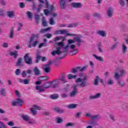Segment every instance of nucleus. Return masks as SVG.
<instances>
[{"label": "nucleus", "instance_id": "obj_20", "mask_svg": "<svg viewBox=\"0 0 128 128\" xmlns=\"http://www.w3.org/2000/svg\"><path fill=\"white\" fill-rule=\"evenodd\" d=\"M16 66H24V64H22V58H18L16 63Z\"/></svg>", "mask_w": 128, "mask_h": 128}, {"label": "nucleus", "instance_id": "obj_13", "mask_svg": "<svg viewBox=\"0 0 128 128\" xmlns=\"http://www.w3.org/2000/svg\"><path fill=\"white\" fill-rule=\"evenodd\" d=\"M107 16L109 18H112L114 16V9L110 7L107 10L106 12Z\"/></svg>", "mask_w": 128, "mask_h": 128}, {"label": "nucleus", "instance_id": "obj_53", "mask_svg": "<svg viewBox=\"0 0 128 128\" xmlns=\"http://www.w3.org/2000/svg\"><path fill=\"white\" fill-rule=\"evenodd\" d=\"M98 50L100 52H102L103 50L102 48V45L100 44L98 45Z\"/></svg>", "mask_w": 128, "mask_h": 128}, {"label": "nucleus", "instance_id": "obj_47", "mask_svg": "<svg viewBox=\"0 0 128 128\" xmlns=\"http://www.w3.org/2000/svg\"><path fill=\"white\" fill-rule=\"evenodd\" d=\"M118 46V43H115L113 45H112L110 47V50H114V49L116 48V46Z\"/></svg>", "mask_w": 128, "mask_h": 128}, {"label": "nucleus", "instance_id": "obj_3", "mask_svg": "<svg viewBox=\"0 0 128 128\" xmlns=\"http://www.w3.org/2000/svg\"><path fill=\"white\" fill-rule=\"evenodd\" d=\"M38 34H32L31 37L30 38V40H29V44L28 45V47L30 48H32V46L34 48H36V46H38V40H36L34 41V38H38Z\"/></svg>", "mask_w": 128, "mask_h": 128}, {"label": "nucleus", "instance_id": "obj_63", "mask_svg": "<svg viewBox=\"0 0 128 128\" xmlns=\"http://www.w3.org/2000/svg\"><path fill=\"white\" fill-rule=\"evenodd\" d=\"M15 92H16V96H17L18 98H20L22 95L20 94V92H18V90H15Z\"/></svg>", "mask_w": 128, "mask_h": 128}, {"label": "nucleus", "instance_id": "obj_42", "mask_svg": "<svg viewBox=\"0 0 128 128\" xmlns=\"http://www.w3.org/2000/svg\"><path fill=\"white\" fill-rule=\"evenodd\" d=\"M120 76H124L126 74V72L124 70H122L120 71Z\"/></svg>", "mask_w": 128, "mask_h": 128}, {"label": "nucleus", "instance_id": "obj_8", "mask_svg": "<svg viewBox=\"0 0 128 128\" xmlns=\"http://www.w3.org/2000/svg\"><path fill=\"white\" fill-rule=\"evenodd\" d=\"M22 104H24V100L21 98H17L16 100L12 101V106H22Z\"/></svg>", "mask_w": 128, "mask_h": 128}, {"label": "nucleus", "instance_id": "obj_43", "mask_svg": "<svg viewBox=\"0 0 128 128\" xmlns=\"http://www.w3.org/2000/svg\"><path fill=\"white\" fill-rule=\"evenodd\" d=\"M78 26V23H74L72 24H69L67 27L68 28H76V26Z\"/></svg>", "mask_w": 128, "mask_h": 128}, {"label": "nucleus", "instance_id": "obj_50", "mask_svg": "<svg viewBox=\"0 0 128 128\" xmlns=\"http://www.w3.org/2000/svg\"><path fill=\"white\" fill-rule=\"evenodd\" d=\"M119 4L121 6H126V2L124 0H119Z\"/></svg>", "mask_w": 128, "mask_h": 128}, {"label": "nucleus", "instance_id": "obj_4", "mask_svg": "<svg viewBox=\"0 0 128 128\" xmlns=\"http://www.w3.org/2000/svg\"><path fill=\"white\" fill-rule=\"evenodd\" d=\"M66 36H76L74 38V40L78 44H77L78 46H80V42H84V41L82 40V36L80 34H67Z\"/></svg>", "mask_w": 128, "mask_h": 128}, {"label": "nucleus", "instance_id": "obj_64", "mask_svg": "<svg viewBox=\"0 0 128 128\" xmlns=\"http://www.w3.org/2000/svg\"><path fill=\"white\" fill-rule=\"evenodd\" d=\"M80 114H82V112H77L76 114H75V118H80Z\"/></svg>", "mask_w": 128, "mask_h": 128}, {"label": "nucleus", "instance_id": "obj_28", "mask_svg": "<svg viewBox=\"0 0 128 128\" xmlns=\"http://www.w3.org/2000/svg\"><path fill=\"white\" fill-rule=\"evenodd\" d=\"M14 27H12L9 34L10 38H14Z\"/></svg>", "mask_w": 128, "mask_h": 128}, {"label": "nucleus", "instance_id": "obj_23", "mask_svg": "<svg viewBox=\"0 0 128 128\" xmlns=\"http://www.w3.org/2000/svg\"><path fill=\"white\" fill-rule=\"evenodd\" d=\"M49 78L48 76H40L38 78V80L41 82H46L48 80Z\"/></svg>", "mask_w": 128, "mask_h": 128}, {"label": "nucleus", "instance_id": "obj_6", "mask_svg": "<svg viewBox=\"0 0 128 128\" xmlns=\"http://www.w3.org/2000/svg\"><path fill=\"white\" fill-rule=\"evenodd\" d=\"M48 84H50L52 88H58V86L60 84V80H58V79H55L52 81L48 82Z\"/></svg>", "mask_w": 128, "mask_h": 128}, {"label": "nucleus", "instance_id": "obj_57", "mask_svg": "<svg viewBox=\"0 0 128 128\" xmlns=\"http://www.w3.org/2000/svg\"><path fill=\"white\" fill-rule=\"evenodd\" d=\"M93 16L94 18H100V13H94L93 14Z\"/></svg>", "mask_w": 128, "mask_h": 128}, {"label": "nucleus", "instance_id": "obj_19", "mask_svg": "<svg viewBox=\"0 0 128 128\" xmlns=\"http://www.w3.org/2000/svg\"><path fill=\"white\" fill-rule=\"evenodd\" d=\"M77 72H84L86 70V68H88V66H84L83 67L82 66H77L76 67Z\"/></svg>", "mask_w": 128, "mask_h": 128}, {"label": "nucleus", "instance_id": "obj_45", "mask_svg": "<svg viewBox=\"0 0 128 128\" xmlns=\"http://www.w3.org/2000/svg\"><path fill=\"white\" fill-rule=\"evenodd\" d=\"M42 58V56H40L39 54H37L36 56V64H38L40 62V60Z\"/></svg>", "mask_w": 128, "mask_h": 128}, {"label": "nucleus", "instance_id": "obj_16", "mask_svg": "<svg viewBox=\"0 0 128 128\" xmlns=\"http://www.w3.org/2000/svg\"><path fill=\"white\" fill-rule=\"evenodd\" d=\"M97 34L102 38H106V33L104 30H99L97 32Z\"/></svg>", "mask_w": 128, "mask_h": 128}, {"label": "nucleus", "instance_id": "obj_62", "mask_svg": "<svg viewBox=\"0 0 128 128\" xmlns=\"http://www.w3.org/2000/svg\"><path fill=\"white\" fill-rule=\"evenodd\" d=\"M45 36H46V38H52V34H46Z\"/></svg>", "mask_w": 128, "mask_h": 128}, {"label": "nucleus", "instance_id": "obj_54", "mask_svg": "<svg viewBox=\"0 0 128 128\" xmlns=\"http://www.w3.org/2000/svg\"><path fill=\"white\" fill-rule=\"evenodd\" d=\"M31 114H32V116H36V114H38V112L36 110H30Z\"/></svg>", "mask_w": 128, "mask_h": 128}, {"label": "nucleus", "instance_id": "obj_49", "mask_svg": "<svg viewBox=\"0 0 128 128\" xmlns=\"http://www.w3.org/2000/svg\"><path fill=\"white\" fill-rule=\"evenodd\" d=\"M64 122V120L60 117L57 118L56 122L57 124H62Z\"/></svg>", "mask_w": 128, "mask_h": 128}, {"label": "nucleus", "instance_id": "obj_44", "mask_svg": "<svg viewBox=\"0 0 128 128\" xmlns=\"http://www.w3.org/2000/svg\"><path fill=\"white\" fill-rule=\"evenodd\" d=\"M1 96H6V89L4 88H1V90L0 91Z\"/></svg>", "mask_w": 128, "mask_h": 128}, {"label": "nucleus", "instance_id": "obj_35", "mask_svg": "<svg viewBox=\"0 0 128 128\" xmlns=\"http://www.w3.org/2000/svg\"><path fill=\"white\" fill-rule=\"evenodd\" d=\"M76 75H72V74H69L68 76V80H74L76 78Z\"/></svg>", "mask_w": 128, "mask_h": 128}, {"label": "nucleus", "instance_id": "obj_52", "mask_svg": "<svg viewBox=\"0 0 128 128\" xmlns=\"http://www.w3.org/2000/svg\"><path fill=\"white\" fill-rule=\"evenodd\" d=\"M34 110H42V108H40V106H38L36 105H34L33 106Z\"/></svg>", "mask_w": 128, "mask_h": 128}, {"label": "nucleus", "instance_id": "obj_24", "mask_svg": "<svg viewBox=\"0 0 128 128\" xmlns=\"http://www.w3.org/2000/svg\"><path fill=\"white\" fill-rule=\"evenodd\" d=\"M60 8L66 10V1L64 0H60Z\"/></svg>", "mask_w": 128, "mask_h": 128}, {"label": "nucleus", "instance_id": "obj_39", "mask_svg": "<svg viewBox=\"0 0 128 128\" xmlns=\"http://www.w3.org/2000/svg\"><path fill=\"white\" fill-rule=\"evenodd\" d=\"M78 49H75L73 50H71L70 52V56H74L78 54Z\"/></svg>", "mask_w": 128, "mask_h": 128}, {"label": "nucleus", "instance_id": "obj_34", "mask_svg": "<svg viewBox=\"0 0 128 128\" xmlns=\"http://www.w3.org/2000/svg\"><path fill=\"white\" fill-rule=\"evenodd\" d=\"M50 98L52 100H58V98H60V96L58 95V94H53L50 95Z\"/></svg>", "mask_w": 128, "mask_h": 128}, {"label": "nucleus", "instance_id": "obj_11", "mask_svg": "<svg viewBox=\"0 0 128 128\" xmlns=\"http://www.w3.org/2000/svg\"><path fill=\"white\" fill-rule=\"evenodd\" d=\"M68 31L67 30H56L54 32V34H66H66H68Z\"/></svg>", "mask_w": 128, "mask_h": 128}, {"label": "nucleus", "instance_id": "obj_18", "mask_svg": "<svg viewBox=\"0 0 128 128\" xmlns=\"http://www.w3.org/2000/svg\"><path fill=\"white\" fill-rule=\"evenodd\" d=\"M45 0L46 2V8H49L50 9V12H53L54 10V5H50L48 4V0Z\"/></svg>", "mask_w": 128, "mask_h": 128}, {"label": "nucleus", "instance_id": "obj_7", "mask_svg": "<svg viewBox=\"0 0 128 128\" xmlns=\"http://www.w3.org/2000/svg\"><path fill=\"white\" fill-rule=\"evenodd\" d=\"M28 54H26L24 56V62L26 64H28V66H32V57L30 56Z\"/></svg>", "mask_w": 128, "mask_h": 128}, {"label": "nucleus", "instance_id": "obj_41", "mask_svg": "<svg viewBox=\"0 0 128 128\" xmlns=\"http://www.w3.org/2000/svg\"><path fill=\"white\" fill-rule=\"evenodd\" d=\"M22 118L26 122H28L30 120V117L28 115H22Z\"/></svg>", "mask_w": 128, "mask_h": 128}, {"label": "nucleus", "instance_id": "obj_59", "mask_svg": "<svg viewBox=\"0 0 128 128\" xmlns=\"http://www.w3.org/2000/svg\"><path fill=\"white\" fill-rule=\"evenodd\" d=\"M20 6L21 8H24L26 6V4H24V2H21L20 3Z\"/></svg>", "mask_w": 128, "mask_h": 128}, {"label": "nucleus", "instance_id": "obj_17", "mask_svg": "<svg viewBox=\"0 0 128 128\" xmlns=\"http://www.w3.org/2000/svg\"><path fill=\"white\" fill-rule=\"evenodd\" d=\"M102 96V93H98L94 96H90L89 98L90 100H96V98H100Z\"/></svg>", "mask_w": 128, "mask_h": 128}, {"label": "nucleus", "instance_id": "obj_56", "mask_svg": "<svg viewBox=\"0 0 128 128\" xmlns=\"http://www.w3.org/2000/svg\"><path fill=\"white\" fill-rule=\"evenodd\" d=\"M23 84H30V79H24V80Z\"/></svg>", "mask_w": 128, "mask_h": 128}, {"label": "nucleus", "instance_id": "obj_58", "mask_svg": "<svg viewBox=\"0 0 128 128\" xmlns=\"http://www.w3.org/2000/svg\"><path fill=\"white\" fill-rule=\"evenodd\" d=\"M15 74H16V76H20V70L17 69L16 70Z\"/></svg>", "mask_w": 128, "mask_h": 128}, {"label": "nucleus", "instance_id": "obj_51", "mask_svg": "<svg viewBox=\"0 0 128 128\" xmlns=\"http://www.w3.org/2000/svg\"><path fill=\"white\" fill-rule=\"evenodd\" d=\"M26 14L27 16H28L29 18H32V12L28 11Z\"/></svg>", "mask_w": 128, "mask_h": 128}, {"label": "nucleus", "instance_id": "obj_46", "mask_svg": "<svg viewBox=\"0 0 128 128\" xmlns=\"http://www.w3.org/2000/svg\"><path fill=\"white\" fill-rule=\"evenodd\" d=\"M114 78L116 80H118L120 78V74H118V72H116L114 74Z\"/></svg>", "mask_w": 128, "mask_h": 128}, {"label": "nucleus", "instance_id": "obj_36", "mask_svg": "<svg viewBox=\"0 0 128 128\" xmlns=\"http://www.w3.org/2000/svg\"><path fill=\"white\" fill-rule=\"evenodd\" d=\"M98 78H100V76H96V78L94 80V86H98Z\"/></svg>", "mask_w": 128, "mask_h": 128}, {"label": "nucleus", "instance_id": "obj_61", "mask_svg": "<svg viewBox=\"0 0 128 128\" xmlns=\"http://www.w3.org/2000/svg\"><path fill=\"white\" fill-rule=\"evenodd\" d=\"M61 98H68V94H61Z\"/></svg>", "mask_w": 128, "mask_h": 128}, {"label": "nucleus", "instance_id": "obj_48", "mask_svg": "<svg viewBox=\"0 0 128 128\" xmlns=\"http://www.w3.org/2000/svg\"><path fill=\"white\" fill-rule=\"evenodd\" d=\"M28 122L30 124H36V122L32 119H29V120H28Z\"/></svg>", "mask_w": 128, "mask_h": 128}, {"label": "nucleus", "instance_id": "obj_33", "mask_svg": "<svg viewBox=\"0 0 128 128\" xmlns=\"http://www.w3.org/2000/svg\"><path fill=\"white\" fill-rule=\"evenodd\" d=\"M78 107V104H70L68 105L67 108H70L71 110L72 108H76Z\"/></svg>", "mask_w": 128, "mask_h": 128}, {"label": "nucleus", "instance_id": "obj_14", "mask_svg": "<svg viewBox=\"0 0 128 128\" xmlns=\"http://www.w3.org/2000/svg\"><path fill=\"white\" fill-rule=\"evenodd\" d=\"M33 72H34L35 76L42 75V72H40V70L38 69V66L34 67V68L33 69Z\"/></svg>", "mask_w": 128, "mask_h": 128}, {"label": "nucleus", "instance_id": "obj_12", "mask_svg": "<svg viewBox=\"0 0 128 128\" xmlns=\"http://www.w3.org/2000/svg\"><path fill=\"white\" fill-rule=\"evenodd\" d=\"M71 6L72 8H82V4L80 2H72Z\"/></svg>", "mask_w": 128, "mask_h": 128}, {"label": "nucleus", "instance_id": "obj_37", "mask_svg": "<svg viewBox=\"0 0 128 128\" xmlns=\"http://www.w3.org/2000/svg\"><path fill=\"white\" fill-rule=\"evenodd\" d=\"M8 16V18H12L14 16V12H11V11H8L7 13Z\"/></svg>", "mask_w": 128, "mask_h": 128}, {"label": "nucleus", "instance_id": "obj_29", "mask_svg": "<svg viewBox=\"0 0 128 128\" xmlns=\"http://www.w3.org/2000/svg\"><path fill=\"white\" fill-rule=\"evenodd\" d=\"M118 84L119 86H120L121 88H124L126 86V83L122 82V80H118Z\"/></svg>", "mask_w": 128, "mask_h": 128}, {"label": "nucleus", "instance_id": "obj_40", "mask_svg": "<svg viewBox=\"0 0 128 128\" xmlns=\"http://www.w3.org/2000/svg\"><path fill=\"white\" fill-rule=\"evenodd\" d=\"M42 24L43 26H48V23L46 21V18L42 17Z\"/></svg>", "mask_w": 128, "mask_h": 128}, {"label": "nucleus", "instance_id": "obj_31", "mask_svg": "<svg viewBox=\"0 0 128 128\" xmlns=\"http://www.w3.org/2000/svg\"><path fill=\"white\" fill-rule=\"evenodd\" d=\"M93 56L96 58V60H99V62H104V58L102 56H98L96 54H93Z\"/></svg>", "mask_w": 128, "mask_h": 128}, {"label": "nucleus", "instance_id": "obj_2", "mask_svg": "<svg viewBox=\"0 0 128 128\" xmlns=\"http://www.w3.org/2000/svg\"><path fill=\"white\" fill-rule=\"evenodd\" d=\"M88 76H84L83 78L82 79L80 78H78L76 80V84H80V82H81L79 86L81 88H86V86H88V84H90L88 82Z\"/></svg>", "mask_w": 128, "mask_h": 128}, {"label": "nucleus", "instance_id": "obj_21", "mask_svg": "<svg viewBox=\"0 0 128 128\" xmlns=\"http://www.w3.org/2000/svg\"><path fill=\"white\" fill-rule=\"evenodd\" d=\"M50 28H52V27H48L46 28H42L40 30L39 32L40 34H46V32H49L50 30Z\"/></svg>", "mask_w": 128, "mask_h": 128}, {"label": "nucleus", "instance_id": "obj_9", "mask_svg": "<svg viewBox=\"0 0 128 128\" xmlns=\"http://www.w3.org/2000/svg\"><path fill=\"white\" fill-rule=\"evenodd\" d=\"M73 90L70 92V98H74L76 94H78V86H72Z\"/></svg>", "mask_w": 128, "mask_h": 128}, {"label": "nucleus", "instance_id": "obj_32", "mask_svg": "<svg viewBox=\"0 0 128 128\" xmlns=\"http://www.w3.org/2000/svg\"><path fill=\"white\" fill-rule=\"evenodd\" d=\"M109 118L112 121L114 122H116V116L114 114H110Z\"/></svg>", "mask_w": 128, "mask_h": 128}, {"label": "nucleus", "instance_id": "obj_5", "mask_svg": "<svg viewBox=\"0 0 128 128\" xmlns=\"http://www.w3.org/2000/svg\"><path fill=\"white\" fill-rule=\"evenodd\" d=\"M50 86L48 84V83H45L43 86H36V90H38L39 92H46V88H50Z\"/></svg>", "mask_w": 128, "mask_h": 128}, {"label": "nucleus", "instance_id": "obj_60", "mask_svg": "<svg viewBox=\"0 0 128 128\" xmlns=\"http://www.w3.org/2000/svg\"><path fill=\"white\" fill-rule=\"evenodd\" d=\"M50 24L51 25H54L55 24L54 21V19L52 18H50Z\"/></svg>", "mask_w": 128, "mask_h": 128}, {"label": "nucleus", "instance_id": "obj_26", "mask_svg": "<svg viewBox=\"0 0 128 128\" xmlns=\"http://www.w3.org/2000/svg\"><path fill=\"white\" fill-rule=\"evenodd\" d=\"M47 42H48V40H46V38L44 39V42L41 43L39 44V46H38V48H42V46H46V44Z\"/></svg>", "mask_w": 128, "mask_h": 128}, {"label": "nucleus", "instance_id": "obj_1", "mask_svg": "<svg viewBox=\"0 0 128 128\" xmlns=\"http://www.w3.org/2000/svg\"><path fill=\"white\" fill-rule=\"evenodd\" d=\"M64 44L62 42L56 43L54 46V48H56V50L53 51L52 52V56H56V54L60 55L62 52H66V51L62 52L60 51V50H62V48H63L64 50H67L68 48H70V45L67 44V45L65 47H64Z\"/></svg>", "mask_w": 128, "mask_h": 128}, {"label": "nucleus", "instance_id": "obj_25", "mask_svg": "<svg viewBox=\"0 0 128 128\" xmlns=\"http://www.w3.org/2000/svg\"><path fill=\"white\" fill-rule=\"evenodd\" d=\"M100 118H102V116L99 114L92 116H91V120H100Z\"/></svg>", "mask_w": 128, "mask_h": 128}, {"label": "nucleus", "instance_id": "obj_38", "mask_svg": "<svg viewBox=\"0 0 128 128\" xmlns=\"http://www.w3.org/2000/svg\"><path fill=\"white\" fill-rule=\"evenodd\" d=\"M128 50V47L126 46L124 44H123L122 45V52L124 54H126V50Z\"/></svg>", "mask_w": 128, "mask_h": 128}, {"label": "nucleus", "instance_id": "obj_22", "mask_svg": "<svg viewBox=\"0 0 128 128\" xmlns=\"http://www.w3.org/2000/svg\"><path fill=\"white\" fill-rule=\"evenodd\" d=\"M54 110L56 112H58V114H64V110L60 109L58 107H55L54 108Z\"/></svg>", "mask_w": 128, "mask_h": 128}, {"label": "nucleus", "instance_id": "obj_15", "mask_svg": "<svg viewBox=\"0 0 128 128\" xmlns=\"http://www.w3.org/2000/svg\"><path fill=\"white\" fill-rule=\"evenodd\" d=\"M42 70L44 72H46V74H49L50 72V67L47 66L46 65H43Z\"/></svg>", "mask_w": 128, "mask_h": 128}, {"label": "nucleus", "instance_id": "obj_30", "mask_svg": "<svg viewBox=\"0 0 128 128\" xmlns=\"http://www.w3.org/2000/svg\"><path fill=\"white\" fill-rule=\"evenodd\" d=\"M10 56H14V58H18V51L15 50L14 52H10Z\"/></svg>", "mask_w": 128, "mask_h": 128}, {"label": "nucleus", "instance_id": "obj_10", "mask_svg": "<svg viewBox=\"0 0 128 128\" xmlns=\"http://www.w3.org/2000/svg\"><path fill=\"white\" fill-rule=\"evenodd\" d=\"M59 80V82L60 84H66L68 82V80L66 78V74H62L61 75V77L58 79Z\"/></svg>", "mask_w": 128, "mask_h": 128}, {"label": "nucleus", "instance_id": "obj_55", "mask_svg": "<svg viewBox=\"0 0 128 128\" xmlns=\"http://www.w3.org/2000/svg\"><path fill=\"white\" fill-rule=\"evenodd\" d=\"M74 42H76V40L70 39L68 40V43L67 44H68V46H70L72 44H74Z\"/></svg>", "mask_w": 128, "mask_h": 128}, {"label": "nucleus", "instance_id": "obj_27", "mask_svg": "<svg viewBox=\"0 0 128 128\" xmlns=\"http://www.w3.org/2000/svg\"><path fill=\"white\" fill-rule=\"evenodd\" d=\"M106 84L108 86H112L114 84V80L112 78H108L106 82Z\"/></svg>", "mask_w": 128, "mask_h": 128}]
</instances>
